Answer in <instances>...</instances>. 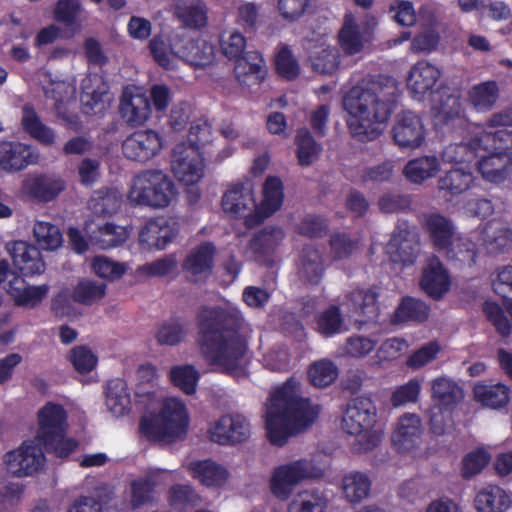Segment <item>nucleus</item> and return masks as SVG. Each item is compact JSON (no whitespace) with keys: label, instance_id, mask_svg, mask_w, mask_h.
I'll return each instance as SVG.
<instances>
[{"label":"nucleus","instance_id":"28","mask_svg":"<svg viewBox=\"0 0 512 512\" xmlns=\"http://www.w3.org/2000/svg\"><path fill=\"white\" fill-rule=\"evenodd\" d=\"M474 182L475 177L469 168L452 167L439 177L438 190L446 201L451 202L468 191Z\"/></svg>","mask_w":512,"mask_h":512},{"label":"nucleus","instance_id":"23","mask_svg":"<svg viewBox=\"0 0 512 512\" xmlns=\"http://www.w3.org/2000/svg\"><path fill=\"white\" fill-rule=\"evenodd\" d=\"M392 134L395 143L402 148H417L425 139L422 120L412 111H404L397 116Z\"/></svg>","mask_w":512,"mask_h":512},{"label":"nucleus","instance_id":"24","mask_svg":"<svg viewBox=\"0 0 512 512\" xmlns=\"http://www.w3.org/2000/svg\"><path fill=\"white\" fill-rule=\"evenodd\" d=\"M170 49L176 57L193 67L209 66L215 58V47L205 40L180 39Z\"/></svg>","mask_w":512,"mask_h":512},{"label":"nucleus","instance_id":"50","mask_svg":"<svg viewBox=\"0 0 512 512\" xmlns=\"http://www.w3.org/2000/svg\"><path fill=\"white\" fill-rule=\"evenodd\" d=\"M316 331L325 338L344 331L345 319L338 305L332 304L315 317Z\"/></svg>","mask_w":512,"mask_h":512},{"label":"nucleus","instance_id":"61","mask_svg":"<svg viewBox=\"0 0 512 512\" xmlns=\"http://www.w3.org/2000/svg\"><path fill=\"white\" fill-rule=\"evenodd\" d=\"M199 378L198 371L192 365L174 366L170 371L171 382L187 395L195 393Z\"/></svg>","mask_w":512,"mask_h":512},{"label":"nucleus","instance_id":"44","mask_svg":"<svg viewBox=\"0 0 512 512\" xmlns=\"http://www.w3.org/2000/svg\"><path fill=\"white\" fill-rule=\"evenodd\" d=\"M430 314V306L424 301L412 296H404L395 309L392 321L395 324L405 322H425Z\"/></svg>","mask_w":512,"mask_h":512},{"label":"nucleus","instance_id":"36","mask_svg":"<svg viewBox=\"0 0 512 512\" xmlns=\"http://www.w3.org/2000/svg\"><path fill=\"white\" fill-rule=\"evenodd\" d=\"M299 260L300 277L310 285H319L325 272L320 251L313 245H305L300 252Z\"/></svg>","mask_w":512,"mask_h":512},{"label":"nucleus","instance_id":"34","mask_svg":"<svg viewBox=\"0 0 512 512\" xmlns=\"http://www.w3.org/2000/svg\"><path fill=\"white\" fill-rule=\"evenodd\" d=\"M378 297L379 293L377 287L354 289L348 295V300L351 303V311L354 314L362 316L363 322L376 320L380 312Z\"/></svg>","mask_w":512,"mask_h":512},{"label":"nucleus","instance_id":"47","mask_svg":"<svg viewBox=\"0 0 512 512\" xmlns=\"http://www.w3.org/2000/svg\"><path fill=\"white\" fill-rule=\"evenodd\" d=\"M106 405L117 416H124L130 411L131 398L127 383L121 378L109 380L106 387Z\"/></svg>","mask_w":512,"mask_h":512},{"label":"nucleus","instance_id":"7","mask_svg":"<svg viewBox=\"0 0 512 512\" xmlns=\"http://www.w3.org/2000/svg\"><path fill=\"white\" fill-rule=\"evenodd\" d=\"M188 426L185 405L176 398H168L159 413L141 417L139 430L149 441L173 442L186 435Z\"/></svg>","mask_w":512,"mask_h":512},{"label":"nucleus","instance_id":"64","mask_svg":"<svg viewBox=\"0 0 512 512\" xmlns=\"http://www.w3.org/2000/svg\"><path fill=\"white\" fill-rule=\"evenodd\" d=\"M68 358L74 369L80 374L90 373L98 363L97 355L85 345L73 347Z\"/></svg>","mask_w":512,"mask_h":512},{"label":"nucleus","instance_id":"57","mask_svg":"<svg viewBox=\"0 0 512 512\" xmlns=\"http://www.w3.org/2000/svg\"><path fill=\"white\" fill-rule=\"evenodd\" d=\"M33 233L38 245L44 250L53 251L62 245V233L55 224L37 221L34 224Z\"/></svg>","mask_w":512,"mask_h":512},{"label":"nucleus","instance_id":"4","mask_svg":"<svg viewBox=\"0 0 512 512\" xmlns=\"http://www.w3.org/2000/svg\"><path fill=\"white\" fill-rule=\"evenodd\" d=\"M435 127L443 134L456 135L460 141H453L446 145L441 153L442 160L447 163H471L478 156L483 147V139L468 136L469 121L464 115L461 101L458 97L448 96L441 104L435 115Z\"/></svg>","mask_w":512,"mask_h":512},{"label":"nucleus","instance_id":"59","mask_svg":"<svg viewBox=\"0 0 512 512\" xmlns=\"http://www.w3.org/2000/svg\"><path fill=\"white\" fill-rule=\"evenodd\" d=\"M168 500L171 507L181 512L196 507L201 499L190 485L175 484L169 489Z\"/></svg>","mask_w":512,"mask_h":512},{"label":"nucleus","instance_id":"49","mask_svg":"<svg viewBox=\"0 0 512 512\" xmlns=\"http://www.w3.org/2000/svg\"><path fill=\"white\" fill-rule=\"evenodd\" d=\"M127 237L128 232L125 227L110 222L99 225L89 235L91 244L102 250L120 246Z\"/></svg>","mask_w":512,"mask_h":512},{"label":"nucleus","instance_id":"13","mask_svg":"<svg viewBox=\"0 0 512 512\" xmlns=\"http://www.w3.org/2000/svg\"><path fill=\"white\" fill-rule=\"evenodd\" d=\"M180 232L176 218L160 216L149 219L139 232V243L148 250H162L172 243Z\"/></svg>","mask_w":512,"mask_h":512},{"label":"nucleus","instance_id":"41","mask_svg":"<svg viewBox=\"0 0 512 512\" xmlns=\"http://www.w3.org/2000/svg\"><path fill=\"white\" fill-rule=\"evenodd\" d=\"M474 504L479 512H504L511 506L512 500L498 485H488L476 494Z\"/></svg>","mask_w":512,"mask_h":512},{"label":"nucleus","instance_id":"1","mask_svg":"<svg viewBox=\"0 0 512 512\" xmlns=\"http://www.w3.org/2000/svg\"><path fill=\"white\" fill-rule=\"evenodd\" d=\"M244 317L236 308L201 306L196 313L197 345L208 366L232 375L241 366L249 344L242 333Z\"/></svg>","mask_w":512,"mask_h":512},{"label":"nucleus","instance_id":"26","mask_svg":"<svg viewBox=\"0 0 512 512\" xmlns=\"http://www.w3.org/2000/svg\"><path fill=\"white\" fill-rule=\"evenodd\" d=\"M441 76V71L426 60L415 63L407 78V87L413 97L419 101L431 92Z\"/></svg>","mask_w":512,"mask_h":512},{"label":"nucleus","instance_id":"38","mask_svg":"<svg viewBox=\"0 0 512 512\" xmlns=\"http://www.w3.org/2000/svg\"><path fill=\"white\" fill-rule=\"evenodd\" d=\"M284 200V187L281 179L276 176H269L263 185V199L256 209L259 221L270 217L277 212Z\"/></svg>","mask_w":512,"mask_h":512},{"label":"nucleus","instance_id":"51","mask_svg":"<svg viewBox=\"0 0 512 512\" xmlns=\"http://www.w3.org/2000/svg\"><path fill=\"white\" fill-rule=\"evenodd\" d=\"M371 484L370 478L365 473L350 472L342 480L343 494L350 503L358 504L369 495Z\"/></svg>","mask_w":512,"mask_h":512},{"label":"nucleus","instance_id":"27","mask_svg":"<svg viewBox=\"0 0 512 512\" xmlns=\"http://www.w3.org/2000/svg\"><path fill=\"white\" fill-rule=\"evenodd\" d=\"M119 113L128 125H142L151 114L150 99L143 93L125 89L120 98Z\"/></svg>","mask_w":512,"mask_h":512},{"label":"nucleus","instance_id":"58","mask_svg":"<svg viewBox=\"0 0 512 512\" xmlns=\"http://www.w3.org/2000/svg\"><path fill=\"white\" fill-rule=\"evenodd\" d=\"M106 284L94 280L83 279L73 288L72 298L82 305H92L106 294Z\"/></svg>","mask_w":512,"mask_h":512},{"label":"nucleus","instance_id":"15","mask_svg":"<svg viewBox=\"0 0 512 512\" xmlns=\"http://www.w3.org/2000/svg\"><path fill=\"white\" fill-rule=\"evenodd\" d=\"M162 137L152 129L137 130L122 143L123 155L132 161L145 163L162 149Z\"/></svg>","mask_w":512,"mask_h":512},{"label":"nucleus","instance_id":"10","mask_svg":"<svg viewBox=\"0 0 512 512\" xmlns=\"http://www.w3.org/2000/svg\"><path fill=\"white\" fill-rule=\"evenodd\" d=\"M175 194V185L166 174L160 170H146L133 179L128 200L133 205L158 209L169 206Z\"/></svg>","mask_w":512,"mask_h":512},{"label":"nucleus","instance_id":"20","mask_svg":"<svg viewBox=\"0 0 512 512\" xmlns=\"http://www.w3.org/2000/svg\"><path fill=\"white\" fill-rule=\"evenodd\" d=\"M419 284L424 293L435 301L441 300L450 290L449 273L437 256L428 259L422 270Z\"/></svg>","mask_w":512,"mask_h":512},{"label":"nucleus","instance_id":"30","mask_svg":"<svg viewBox=\"0 0 512 512\" xmlns=\"http://www.w3.org/2000/svg\"><path fill=\"white\" fill-rule=\"evenodd\" d=\"M221 204L223 211L232 217H246L255 207L253 192L243 183L236 184L224 193Z\"/></svg>","mask_w":512,"mask_h":512},{"label":"nucleus","instance_id":"6","mask_svg":"<svg viewBox=\"0 0 512 512\" xmlns=\"http://www.w3.org/2000/svg\"><path fill=\"white\" fill-rule=\"evenodd\" d=\"M67 412L61 404L47 402L37 413L38 428L35 439L48 454L66 458L73 453L79 443L66 437L68 430Z\"/></svg>","mask_w":512,"mask_h":512},{"label":"nucleus","instance_id":"62","mask_svg":"<svg viewBox=\"0 0 512 512\" xmlns=\"http://www.w3.org/2000/svg\"><path fill=\"white\" fill-rule=\"evenodd\" d=\"M276 72L286 80H294L300 74L298 60L294 57L291 49L287 45L280 47L275 55Z\"/></svg>","mask_w":512,"mask_h":512},{"label":"nucleus","instance_id":"55","mask_svg":"<svg viewBox=\"0 0 512 512\" xmlns=\"http://www.w3.org/2000/svg\"><path fill=\"white\" fill-rule=\"evenodd\" d=\"M338 367L329 359L313 362L308 369L310 383L319 388L330 386L338 378Z\"/></svg>","mask_w":512,"mask_h":512},{"label":"nucleus","instance_id":"52","mask_svg":"<svg viewBox=\"0 0 512 512\" xmlns=\"http://www.w3.org/2000/svg\"><path fill=\"white\" fill-rule=\"evenodd\" d=\"M439 160L436 156H423L411 159L404 167L405 177L412 183L422 184L433 177L439 170Z\"/></svg>","mask_w":512,"mask_h":512},{"label":"nucleus","instance_id":"54","mask_svg":"<svg viewBox=\"0 0 512 512\" xmlns=\"http://www.w3.org/2000/svg\"><path fill=\"white\" fill-rule=\"evenodd\" d=\"M295 144L297 146V158L301 166H310L317 158L322 150L310 131L307 128H302L297 131L295 137Z\"/></svg>","mask_w":512,"mask_h":512},{"label":"nucleus","instance_id":"8","mask_svg":"<svg viewBox=\"0 0 512 512\" xmlns=\"http://www.w3.org/2000/svg\"><path fill=\"white\" fill-rule=\"evenodd\" d=\"M209 135L206 122H194L189 128V143L181 142L173 148L172 171L180 182L193 184L202 178L204 159L200 148L208 142Z\"/></svg>","mask_w":512,"mask_h":512},{"label":"nucleus","instance_id":"63","mask_svg":"<svg viewBox=\"0 0 512 512\" xmlns=\"http://www.w3.org/2000/svg\"><path fill=\"white\" fill-rule=\"evenodd\" d=\"M82 12V4L79 0H57L53 18L57 23L66 27L74 26Z\"/></svg>","mask_w":512,"mask_h":512},{"label":"nucleus","instance_id":"32","mask_svg":"<svg viewBox=\"0 0 512 512\" xmlns=\"http://www.w3.org/2000/svg\"><path fill=\"white\" fill-rule=\"evenodd\" d=\"M476 402L490 409L505 408L510 401V388L503 383L478 382L473 387Z\"/></svg>","mask_w":512,"mask_h":512},{"label":"nucleus","instance_id":"60","mask_svg":"<svg viewBox=\"0 0 512 512\" xmlns=\"http://www.w3.org/2000/svg\"><path fill=\"white\" fill-rule=\"evenodd\" d=\"M156 481L151 476H145L133 480L130 484L131 499L130 503L133 509L140 508L154 499V491L156 488Z\"/></svg>","mask_w":512,"mask_h":512},{"label":"nucleus","instance_id":"25","mask_svg":"<svg viewBox=\"0 0 512 512\" xmlns=\"http://www.w3.org/2000/svg\"><path fill=\"white\" fill-rule=\"evenodd\" d=\"M422 432L420 417L411 413L404 414L392 434V444L399 453L410 452L419 445Z\"/></svg>","mask_w":512,"mask_h":512},{"label":"nucleus","instance_id":"3","mask_svg":"<svg viewBox=\"0 0 512 512\" xmlns=\"http://www.w3.org/2000/svg\"><path fill=\"white\" fill-rule=\"evenodd\" d=\"M320 412L309 398L297 396L289 382L278 388L270 398L265 413L267 437L271 444L283 446L290 436L310 427Z\"/></svg>","mask_w":512,"mask_h":512},{"label":"nucleus","instance_id":"17","mask_svg":"<svg viewBox=\"0 0 512 512\" xmlns=\"http://www.w3.org/2000/svg\"><path fill=\"white\" fill-rule=\"evenodd\" d=\"M211 441L220 445L242 443L250 436V424L240 414L221 416L209 430Z\"/></svg>","mask_w":512,"mask_h":512},{"label":"nucleus","instance_id":"14","mask_svg":"<svg viewBox=\"0 0 512 512\" xmlns=\"http://www.w3.org/2000/svg\"><path fill=\"white\" fill-rule=\"evenodd\" d=\"M41 445L24 442L17 450L4 455L7 471L16 477L37 473L44 465L45 456Z\"/></svg>","mask_w":512,"mask_h":512},{"label":"nucleus","instance_id":"19","mask_svg":"<svg viewBox=\"0 0 512 512\" xmlns=\"http://www.w3.org/2000/svg\"><path fill=\"white\" fill-rule=\"evenodd\" d=\"M7 250L13 264L22 276L33 277L45 271V262L40 249L26 241L18 240L7 243Z\"/></svg>","mask_w":512,"mask_h":512},{"label":"nucleus","instance_id":"43","mask_svg":"<svg viewBox=\"0 0 512 512\" xmlns=\"http://www.w3.org/2000/svg\"><path fill=\"white\" fill-rule=\"evenodd\" d=\"M21 126L39 143L45 146L54 144L56 139L54 130L42 123L34 107L30 104H25L22 108Z\"/></svg>","mask_w":512,"mask_h":512},{"label":"nucleus","instance_id":"11","mask_svg":"<svg viewBox=\"0 0 512 512\" xmlns=\"http://www.w3.org/2000/svg\"><path fill=\"white\" fill-rule=\"evenodd\" d=\"M324 471L312 460L299 459L274 469L271 478L272 493L282 499L291 494L293 487L305 479L321 478Z\"/></svg>","mask_w":512,"mask_h":512},{"label":"nucleus","instance_id":"29","mask_svg":"<svg viewBox=\"0 0 512 512\" xmlns=\"http://www.w3.org/2000/svg\"><path fill=\"white\" fill-rule=\"evenodd\" d=\"M234 74L240 85L249 89L259 87L267 75L262 55L257 51L248 52L244 59L236 62Z\"/></svg>","mask_w":512,"mask_h":512},{"label":"nucleus","instance_id":"45","mask_svg":"<svg viewBox=\"0 0 512 512\" xmlns=\"http://www.w3.org/2000/svg\"><path fill=\"white\" fill-rule=\"evenodd\" d=\"M483 243L490 254H499L512 243V230L499 221H489L482 232Z\"/></svg>","mask_w":512,"mask_h":512},{"label":"nucleus","instance_id":"22","mask_svg":"<svg viewBox=\"0 0 512 512\" xmlns=\"http://www.w3.org/2000/svg\"><path fill=\"white\" fill-rule=\"evenodd\" d=\"M215 246L204 242L191 250L183 261V271L194 283L206 281L213 271Z\"/></svg>","mask_w":512,"mask_h":512},{"label":"nucleus","instance_id":"42","mask_svg":"<svg viewBox=\"0 0 512 512\" xmlns=\"http://www.w3.org/2000/svg\"><path fill=\"white\" fill-rule=\"evenodd\" d=\"M500 97L499 85L488 80L473 85L467 94L468 102L477 112H488L496 105Z\"/></svg>","mask_w":512,"mask_h":512},{"label":"nucleus","instance_id":"53","mask_svg":"<svg viewBox=\"0 0 512 512\" xmlns=\"http://www.w3.org/2000/svg\"><path fill=\"white\" fill-rule=\"evenodd\" d=\"M327 498L318 489L304 490L297 493L288 505V512H324Z\"/></svg>","mask_w":512,"mask_h":512},{"label":"nucleus","instance_id":"40","mask_svg":"<svg viewBox=\"0 0 512 512\" xmlns=\"http://www.w3.org/2000/svg\"><path fill=\"white\" fill-rule=\"evenodd\" d=\"M338 44L345 55H355L364 48V37L360 26L351 13L344 15L343 24L338 32Z\"/></svg>","mask_w":512,"mask_h":512},{"label":"nucleus","instance_id":"2","mask_svg":"<svg viewBox=\"0 0 512 512\" xmlns=\"http://www.w3.org/2000/svg\"><path fill=\"white\" fill-rule=\"evenodd\" d=\"M398 95L397 82L389 75L369 76L352 87L343 98L351 136L359 142L377 139L383 131L381 125L396 108Z\"/></svg>","mask_w":512,"mask_h":512},{"label":"nucleus","instance_id":"9","mask_svg":"<svg viewBox=\"0 0 512 512\" xmlns=\"http://www.w3.org/2000/svg\"><path fill=\"white\" fill-rule=\"evenodd\" d=\"M423 227L435 250L445 252L449 259L475 263V243L469 239H455V227L449 218L438 212L429 213L425 215Z\"/></svg>","mask_w":512,"mask_h":512},{"label":"nucleus","instance_id":"35","mask_svg":"<svg viewBox=\"0 0 512 512\" xmlns=\"http://www.w3.org/2000/svg\"><path fill=\"white\" fill-rule=\"evenodd\" d=\"M18 306L35 307L48 292L47 285L29 286L22 276H14L5 286Z\"/></svg>","mask_w":512,"mask_h":512},{"label":"nucleus","instance_id":"21","mask_svg":"<svg viewBox=\"0 0 512 512\" xmlns=\"http://www.w3.org/2000/svg\"><path fill=\"white\" fill-rule=\"evenodd\" d=\"M109 86L104 77L100 74H89L81 82L80 101L83 112L88 115H95L106 109Z\"/></svg>","mask_w":512,"mask_h":512},{"label":"nucleus","instance_id":"37","mask_svg":"<svg viewBox=\"0 0 512 512\" xmlns=\"http://www.w3.org/2000/svg\"><path fill=\"white\" fill-rule=\"evenodd\" d=\"M512 166V157L507 153L492 152L482 156L477 162V169L482 177L493 183L503 182Z\"/></svg>","mask_w":512,"mask_h":512},{"label":"nucleus","instance_id":"16","mask_svg":"<svg viewBox=\"0 0 512 512\" xmlns=\"http://www.w3.org/2000/svg\"><path fill=\"white\" fill-rule=\"evenodd\" d=\"M39 153L36 147L15 140L0 141V169L5 172H20L37 164Z\"/></svg>","mask_w":512,"mask_h":512},{"label":"nucleus","instance_id":"31","mask_svg":"<svg viewBox=\"0 0 512 512\" xmlns=\"http://www.w3.org/2000/svg\"><path fill=\"white\" fill-rule=\"evenodd\" d=\"M419 21L427 29L417 34L411 42V50L415 53L431 52L440 40L439 33L435 30L437 18L434 11L428 6H421L419 9Z\"/></svg>","mask_w":512,"mask_h":512},{"label":"nucleus","instance_id":"46","mask_svg":"<svg viewBox=\"0 0 512 512\" xmlns=\"http://www.w3.org/2000/svg\"><path fill=\"white\" fill-rule=\"evenodd\" d=\"M121 204V193L117 189L105 187L93 192L88 207L94 215L106 217L115 214Z\"/></svg>","mask_w":512,"mask_h":512},{"label":"nucleus","instance_id":"18","mask_svg":"<svg viewBox=\"0 0 512 512\" xmlns=\"http://www.w3.org/2000/svg\"><path fill=\"white\" fill-rule=\"evenodd\" d=\"M285 238V232L278 226H266L249 241L248 248L254 260L267 268L274 266L275 252Z\"/></svg>","mask_w":512,"mask_h":512},{"label":"nucleus","instance_id":"48","mask_svg":"<svg viewBox=\"0 0 512 512\" xmlns=\"http://www.w3.org/2000/svg\"><path fill=\"white\" fill-rule=\"evenodd\" d=\"M195 478L207 487H222L228 479V471L211 459H205L190 464Z\"/></svg>","mask_w":512,"mask_h":512},{"label":"nucleus","instance_id":"56","mask_svg":"<svg viewBox=\"0 0 512 512\" xmlns=\"http://www.w3.org/2000/svg\"><path fill=\"white\" fill-rule=\"evenodd\" d=\"M187 333L188 327L185 322L179 318H171L159 326L155 338L160 345L176 346L185 339Z\"/></svg>","mask_w":512,"mask_h":512},{"label":"nucleus","instance_id":"33","mask_svg":"<svg viewBox=\"0 0 512 512\" xmlns=\"http://www.w3.org/2000/svg\"><path fill=\"white\" fill-rule=\"evenodd\" d=\"M431 397L441 409L453 411L463 400L464 391L457 382L442 376L432 381Z\"/></svg>","mask_w":512,"mask_h":512},{"label":"nucleus","instance_id":"5","mask_svg":"<svg viewBox=\"0 0 512 512\" xmlns=\"http://www.w3.org/2000/svg\"><path fill=\"white\" fill-rule=\"evenodd\" d=\"M377 408L366 396L351 398L344 410L342 428L350 435L360 436L352 444L353 452L363 454L374 450L382 441V432L373 430Z\"/></svg>","mask_w":512,"mask_h":512},{"label":"nucleus","instance_id":"12","mask_svg":"<svg viewBox=\"0 0 512 512\" xmlns=\"http://www.w3.org/2000/svg\"><path fill=\"white\" fill-rule=\"evenodd\" d=\"M417 234L408 221L398 220L396 227L386 245V253L394 263L404 266L413 265L418 254Z\"/></svg>","mask_w":512,"mask_h":512},{"label":"nucleus","instance_id":"39","mask_svg":"<svg viewBox=\"0 0 512 512\" xmlns=\"http://www.w3.org/2000/svg\"><path fill=\"white\" fill-rule=\"evenodd\" d=\"M64 188L62 180L51 179L43 175L27 179L23 183L24 192L40 202L54 200Z\"/></svg>","mask_w":512,"mask_h":512}]
</instances>
